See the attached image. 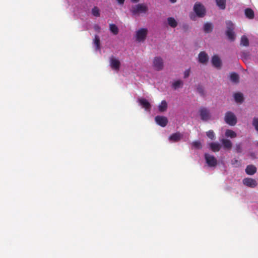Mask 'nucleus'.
Here are the masks:
<instances>
[{"mask_svg":"<svg viewBox=\"0 0 258 258\" xmlns=\"http://www.w3.org/2000/svg\"><path fill=\"white\" fill-rule=\"evenodd\" d=\"M225 136L230 138H235L237 137L236 133L231 130H226L225 133Z\"/></svg>","mask_w":258,"mask_h":258,"instance_id":"obj_20","label":"nucleus"},{"mask_svg":"<svg viewBox=\"0 0 258 258\" xmlns=\"http://www.w3.org/2000/svg\"><path fill=\"white\" fill-rule=\"evenodd\" d=\"M206 135L209 139L211 140H214L215 137V134L212 130H209V131L207 132Z\"/></svg>","mask_w":258,"mask_h":258,"instance_id":"obj_36","label":"nucleus"},{"mask_svg":"<svg viewBox=\"0 0 258 258\" xmlns=\"http://www.w3.org/2000/svg\"><path fill=\"white\" fill-rule=\"evenodd\" d=\"M192 146L198 149H202V146L200 141H194L192 143Z\"/></svg>","mask_w":258,"mask_h":258,"instance_id":"obj_35","label":"nucleus"},{"mask_svg":"<svg viewBox=\"0 0 258 258\" xmlns=\"http://www.w3.org/2000/svg\"><path fill=\"white\" fill-rule=\"evenodd\" d=\"M194 11L197 16L200 18H203L206 15V11L205 7L199 2L195 3L194 7Z\"/></svg>","mask_w":258,"mask_h":258,"instance_id":"obj_3","label":"nucleus"},{"mask_svg":"<svg viewBox=\"0 0 258 258\" xmlns=\"http://www.w3.org/2000/svg\"><path fill=\"white\" fill-rule=\"evenodd\" d=\"M243 183L244 185L251 188H254L257 185L256 181L251 178H244L243 180Z\"/></svg>","mask_w":258,"mask_h":258,"instance_id":"obj_9","label":"nucleus"},{"mask_svg":"<svg viewBox=\"0 0 258 258\" xmlns=\"http://www.w3.org/2000/svg\"><path fill=\"white\" fill-rule=\"evenodd\" d=\"M204 156L206 163L209 167H216L217 166V160L213 155H211L209 154L205 153Z\"/></svg>","mask_w":258,"mask_h":258,"instance_id":"obj_6","label":"nucleus"},{"mask_svg":"<svg viewBox=\"0 0 258 258\" xmlns=\"http://www.w3.org/2000/svg\"><path fill=\"white\" fill-rule=\"evenodd\" d=\"M241 57L244 61H247L249 58V53L248 52L243 51L241 52Z\"/></svg>","mask_w":258,"mask_h":258,"instance_id":"obj_32","label":"nucleus"},{"mask_svg":"<svg viewBox=\"0 0 258 258\" xmlns=\"http://www.w3.org/2000/svg\"><path fill=\"white\" fill-rule=\"evenodd\" d=\"M252 125L255 130L258 133V117H254L252 121Z\"/></svg>","mask_w":258,"mask_h":258,"instance_id":"obj_31","label":"nucleus"},{"mask_svg":"<svg viewBox=\"0 0 258 258\" xmlns=\"http://www.w3.org/2000/svg\"><path fill=\"white\" fill-rule=\"evenodd\" d=\"M183 135L180 132L172 134L169 137V140L171 142H177L181 140Z\"/></svg>","mask_w":258,"mask_h":258,"instance_id":"obj_10","label":"nucleus"},{"mask_svg":"<svg viewBox=\"0 0 258 258\" xmlns=\"http://www.w3.org/2000/svg\"><path fill=\"white\" fill-rule=\"evenodd\" d=\"M235 150L237 153H241L242 152L241 143H237L235 145Z\"/></svg>","mask_w":258,"mask_h":258,"instance_id":"obj_37","label":"nucleus"},{"mask_svg":"<svg viewBox=\"0 0 258 258\" xmlns=\"http://www.w3.org/2000/svg\"><path fill=\"white\" fill-rule=\"evenodd\" d=\"M117 3L120 5H123L124 4L125 0H116Z\"/></svg>","mask_w":258,"mask_h":258,"instance_id":"obj_40","label":"nucleus"},{"mask_svg":"<svg viewBox=\"0 0 258 258\" xmlns=\"http://www.w3.org/2000/svg\"><path fill=\"white\" fill-rule=\"evenodd\" d=\"M212 63L213 66L217 68H220L221 67V61L217 55H214L212 58Z\"/></svg>","mask_w":258,"mask_h":258,"instance_id":"obj_14","label":"nucleus"},{"mask_svg":"<svg viewBox=\"0 0 258 258\" xmlns=\"http://www.w3.org/2000/svg\"><path fill=\"white\" fill-rule=\"evenodd\" d=\"M92 15L95 17H99L100 16V12L99 9L95 7L92 10Z\"/></svg>","mask_w":258,"mask_h":258,"instance_id":"obj_34","label":"nucleus"},{"mask_svg":"<svg viewBox=\"0 0 258 258\" xmlns=\"http://www.w3.org/2000/svg\"><path fill=\"white\" fill-rule=\"evenodd\" d=\"M256 168L253 165H249L247 166L245 169V172L248 175H253L256 172Z\"/></svg>","mask_w":258,"mask_h":258,"instance_id":"obj_16","label":"nucleus"},{"mask_svg":"<svg viewBox=\"0 0 258 258\" xmlns=\"http://www.w3.org/2000/svg\"><path fill=\"white\" fill-rule=\"evenodd\" d=\"M223 148L225 149L230 150L232 146V142L228 139H223L221 141Z\"/></svg>","mask_w":258,"mask_h":258,"instance_id":"obj_15","label":"nucleus"},{"mask_svg":"<svg viewBox=\"0 0 258 258\" xmlns=\"http://www.w3.org/2000/svg\"><path fill=\"white\" fill-rule=\"evenodd\" d=\"M217 5L221 10L225 9L226 0H216Z\"/></svg>","mask_w":258,"mask_h":258,"instance_id":"obj_28","label":"nucleus"},{"mask_svg":"<svg viewBox=\"0 0 258 258\" xmlns=\"http://www.w3.org/2000/svg\"><path fill=\"white\" fill-rule=\"evenodd\" d=\"M227 30H233L234 29V24L230 21L226 22Z\"/></svg>","mask_w":258,"mask_h":258,"instance_id":"obj_33","label":"nucleus"},{"mask_svg":"<svg viewBox=\"0 0 258 258\" xmlns=\"http://www.w3.org/2000/svg\"><path fill=\"white\" fill-rule=\"evenodd\" d=\"M237 161H237V160H235V163L237 162Z\"/></svg>","mask_w":258,"mask_h":258,"instance_id":"obj_44","label":"nucleus"},{"mask_svg":"<svg viewBox=\"0 0 258 258\" xmlns=\"http://www.w3.org/2000/svg\"><path fill=\"white\" fill-rule=\"evenodd\" d=\"M230 80L232 82L237 83L239 82V76L236 73L233 72L230 74Z\"/></svg>","mask_w":258,"mask_h":258,"instance_id":"obj_25","label":"nucleus"},{"mask_svg":"<svg viewBox=\"0 0 258 258\" xmlns=\"http://www.w3.org/2000/svg\"><path fill=\"white\" fill-rule=\"evenodd\" d=\"M190 74V69L186 70L184 72V78H186L188 77Z\"/></svg>","mask_w":258,"mask_h":258,"instance_id":"obj_39","label":"nucleus"},{"mask_svg":"<svg viewBox=\"0 0 258 258\" xmlns=\"http://www.w3.org/2000/svg\"><path fill=\"white\" fill-rule=\"evenodd\" d=\"M153 67L156 71H161L163 69L164 64L162 58L159 56H156L153 60Z\"/></svg>","mask_w":258,"mask_h":258,"instance_id":"obj_7","label":"nucleus"},{"mask_svg":"<svg viewBox=\"0 0 258 258\" xmlns=\"http://www.w3.org/2000/svg\"><path fill=\"white\" fill-rule=\"evenodd\" d=\"M167 108V104L165 100H163L158 106V109L160 112H164Z\"/></svg>","mask_w":258,"mask_h":258,"instance_id":"obj_22","label":"nucleus"},{"mask_svg":"<svg viewBox=\"0 0 258 258\" xmlns=\"http://www.w3.org/2000/svg\"><path fill=\"white\" fill-rule=\"evenodd\" d=\"M183 84V83L181 80H177L172 84V87L174 89L176 90L179 88L182 87Z\"/></svg>","mask_w":258,"mask_h":258,"instance_id":"obj_26","label":"nucleus"},{"mask_svg":"<svg viewBox=\"0 0 258 258\" xmlns=\"http://www.w3.org/2000/svg\"><path fill=\"white\" fill-rule=\"evenodd\" d=\"M94 44L96 46V49L99 50L100 49V41L98 36L95 35L93 40Z\"/></svg>","mask_w":258,"mask_h":258,"instance_id":"obj_27","label":"nucleus"},{"mask_svg":"<svg viewBox=\"0 0 258 258\" xmlns=\"http://www.w3.org/2000/svg\"><path fill=\"white\" fill-rule=\"evenodd\" d=\"M245 15L249 19H252L254 17L253 11L250 8H247L244 11Z\"/></svg>","mask_w":258,"mask_h":258,"instance_id":"obj_17","label":"nucleus"},{"mask_svg":"<svg viewBox=\"0 0 258 258\" xmlns=\"http://www.w3.org/2000/svg\"><path fill=\"white\" fill-rule=\"evenodd\" d=\"M170 2L171 3H175L176 2V1L177 0H169Z\"/></svg>","mask_w":258,"mask_h":258,"instance_id":"obj_42","label":"nucleus"},{"mask_svg":"<svg viewBox=\"0 0 258 258\" xmlns=\"http://www.w3.org/2000/svg\"><path fill=\"white\" fill-rule=\"evenodd\" d=\"M156 122L162 127H165L168 123V119L164 116H156L155 118Z\"/></svg>","mask_w":258,"mask_h":258,"instance_id":"obj_8","label":"nucleus"},{"mask_svg":"<svg viewBox=\"0 0 258 258\" xmlns=\"http://www.w3.org/2000/svg\"><path fill=\"white\" fill-rule=\"evenodd\" d=\"M197 91L201 95H202V96L204 95V94H205L204 90L203 87L202 86L199 85L198 86Z\"/></svg>","mask_w":258,"mask_h":258,"instance_id":"obj_38","label":"nucleus"},{"mask_svg":"<svg viewBox=\"0 0 258 258\" xmlns=\"http://www.w3.org/2000/svg\"><path fill=\"white\" fill-rule=\"evenodd\" d=\"M235 101L237 103H241L243 101V95L241 93H236L234 95Z\"/></svg>","mask_w":258,"mask_h":258,"instance_id":"obj_23","label":"nucleus"},{"mask_svg":"<svg viewBox=\"0 0 258 258\" xmlns=\"http://www.w3.org/2000/svg\"><path fill=\"white\" fill-rule=\"evenodd\" d=\"M225 122L229 125L234 126L237 122V117L236 115L231 111H227L224 116Z\"/></svg>","mask_w":258,"mask_h":258,"instance_id":"obj_2","label":"nucleus"},{"mask_svg":"<svg viewBox=\"0 0 258 258\" xmlns=\"http://www.w3.org/2000/svg\"><path fill=\"white\" fill-rule=\"evenodd\" d=\"M94 29L96 31H99L100 30V27L98 25H96L94 26Z\"/></svg>","mask_w":258,"mask_h":258,"instance_id":"obj_41","label":"nucleus"},{"mask_svg":"<svg viewBox=\"0 0 258 258\" xmlns=\"http://www.w3.org/2000/svg\"><path fill=\"white\" fill-rule=\"evenodd\" d=\"M199 113L201 119L204 121H207L210 119L211 115L210 110L205 107H202L199 109Z\"/></svg>","mask_w":258,"mask_h":258,"instance_id":"obj_5","label":"nucleus"},{"mask_svg":"<svg viewBox=\"0 0 258 258\" xmlns=\"http://www.w3.org/2000/svg\"><path fill=\"white\" fill-rule=\"evenodd\" d=\"M210 149L214 152L220 151L221 146L218 143H211L210 144Z\"/></svg>","mask_w":258,"mask_h":258,"instance_id":"obj_18","label":"nucleus"},{"mask_svg":"<svg viewBox=\"0 0 258 258\" xmlns=\"http://www.w3.org/2000/svg\"><path fill=\"white\" fill-rule=\"evenodd\" d=\"M213 26L210 23H206L204 26V31L205 32L209 33L212 31Z\"/></svg>","mask_w":258,"mask_h":258,"instance_id":"obj_21","label":"nucleus"},{"mask_svg":"<svg viewBox=\"0 0 258 258\" xmlns=\"http://www.w3.org/2000/svg\"><path fill=\"white\" fill-rule=\"evenodd\" d=\"M148 34L146 28H141L136 31V39L138 42H143L146 39Z\"/></svg>","mask_w":258,"mask_h":258,"instance_id":"obj_4","label":"nucleus"},{"mask_svg":"<svg viewBox=\"0 0 258 258\" xmlns=\"http://www.w3.org/2000/svg\"><path fill=\"white\" fill-rule=\"evenodd\" d=\"M226 35L230 40L234 41L235 40V35L233 30H226Z\"/></svg>","mask_w":258,"mask_h":258,"instance_id":"obj_24","label":"nucleus"},{"mask_svg":"<svg viewBox=\"0 0 258 258\" xmlns=\"http://www.w3.org/2000/svg\"><path fill=\"white\" fill-rule=\"evenodd\" d=\"M110 66L112 69L115 70H119L120 63V61L113 57H111L110 59Z\"/></svg>","mask_w":258,"mask_h":258,"instance_id":"obj_11","label":"nucleus"},{"mask_svg":"<svg viewBox=\"0 0 258 258\" xmlns=\"http://www.w3.org/2000/svg\"><path fill=\"white\" fill-rule=\"evenodd\" d=\"M148 11V6L145 4H139L132 7L131 12L133 15L146 14Z\"/></svg>","mask_w":258,"mask_h":258,"instance_id":"obj_1","label":"nucleus"},{"mask_svg":"<svg viewBox=\"0 0 258 258\" xmlns=\"http://www.w3.org/2000/svg\"><path fill=\"white\" fill-rule=\"evenodd\" d=\"M167 22L168 25L172 28H175L177 26V22L173 17H169L167 18Z\"/></svg>","mask_w":258,"mask_h":258,"instance_id":"obj_19","label":"nucleus"},{"mask_svg":"<svg viewBox=\"0 0 258 258\" xmlns=\"http://www.w3.org/2000/svg\"><path fill=\"white\" fill-rule=\"evenodd\" d=\"M133 3H138L139 0H131Z\"/></svg>","mask_w":258,"mask_h":258,"instance_id":"obj_43","label":"nucleus"},{"mask_svg":"<svg viewBox=\"0 0 258 258\" xmlns=\"http://www.w3.org/2000/svg\"><path fill=\"white\" fill-rule=\"evenodd\" d=\"M199 61L202 63H206L209 59L208 54L205 51L201 52L198 55Z\"/></svg>","mask_w":258,"mask_h":258,"instance_id":"obj_13","label":"nucleus"},{"mask_svg":"<svg viewBox=\"0 0 258 258\" xmlns=\"http://www.w3.org/2000/svg\"><path fill=\"white\" fill-rule=\"evenodd\" d=\"M138 100L140 104L142 105V107L144 108L146 110H150L151 105L147 100H146L145 98H140L138 99Z\"/></svg>","mask_w":258,"mask_h":258,"instance_id":"obj_12","label":"nucleus"},{"mask_svg":"<svg viewBox=\"0 0 258 258\" xmlns=\"http://www.w3.org/2000/svg\"><path fill=\"white\" fill-rule=\"evenodd\" d=\"M109 29L111 32L114 35H116L118 33V29L117 27L113 24H110Z\"/></svg>","mask_w":258,"mask_h":258,"instance_id":"obj_30","label":"nucleus"},{"mask_svg":"<svg viewBox=\"0 0 258 258\" xmlns=\"http://www.w3.org/2000/svg\"><path fill=\"white\" fill-rule=\"evenodd\" d=\"M256 145L258 146V142L257 143Z\"/></svg>","mask_w":258,"mask_h":258,"instance_id":"obj_45","label":"nucleus"},{"mask_svg":"<svg viewBox=\"0 0 258 258\" xmlns=\"http://www.w3.org/2000/svg\"><path fill=\"white\" fill-rule=\"evenodd\" d=\"M240 44L244 46H248L249 45V41L247 38L243 35L241 38Z\"/></svg>","mask_w":258,"mask_h":258,"instance_id":"obj_29","label":"nucleus"}]
</instances>
